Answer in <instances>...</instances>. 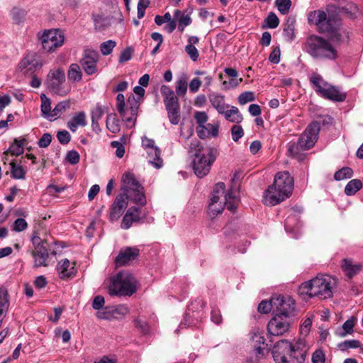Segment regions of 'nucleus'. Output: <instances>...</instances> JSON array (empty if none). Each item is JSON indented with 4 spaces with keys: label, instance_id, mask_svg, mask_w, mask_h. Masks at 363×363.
<instances>
[{
    "label": "nucleus",
    "instance_id": "1",
    "mask_svg": "<svg viewBox=\"0 0 363 363\" xmlns=\"http://www.w3.org/2000/svg\"><path fill=\"white\" fill-rule=\"evenodd\" d=\"M308 23L318 26L320 31L329 34L328 40L336 47L347 45L350 42V31L343 27L342 20L334 11L327 13L323 10L311 11L308 16Z\"/></svg>",
    "mask_w": 363,
    "mask_h": 363
},
{
    "label": "nucleus",
    "instance_id": "2",
    "mask_svg": "<svg viewBox=\"0 0 363 363\" xmlns=\"http://www.w3.org/2000/svg\"><path fill=\"white\" fill-rule=\"evenodd\" d=\"M294 189V178L289 172H278L274 184L267 189L264 201L266 205L275 206L289 198Z\"/></svg>",
    "mask_w": 363,
    "mask_h": 363
},
{
    "label": "nucleus",
    "instance_id": "3",
    "mask_svg": "<svg viewBox=\"0 0 363 363\" xmlns=\"http://www.w3.org/2000/svg\"><path fill=\"white\" fill-rule=\"evenodd\" d=\"M189 152L194 155L193 169L199 178L206 176L217 156V150L214 147H204L198 140H194L189 145Z\"/></svg>",
    "mask_w": 363,
    "mask_h": 363
},
{
    "label": "nucleus",
    "instance_id": "4",
    "mask_svg": "<svg viewBox=\"0 0 363 363\" xmlns=\"http://www.w3.org/2000/svg\"><path fill=\"white\" fill-rule=\"evenodd\" d=\"M225 189V185L223 182H219L213 187L208 208V213L211 218L221 213L225 206L233 213L236 211L238 199L235 191L230 189L224 195Z\"/></svg>",
    "mask_w": 363,
    "mask_h": 363
},
{
    "label": "nucleus",
    "instance_id": "5",
    "mask_svg": "<svg viewBox=\"0 0 363 363\" xmlns=\"http://www.w3.org/2000/svg\"><path fill=\"white\" fill-rule=\"evenodd\" d=\"M337 284L336 279L328 274H318L316 277L306 281L299 286L301 295L318 297L320 299L330 298Z\"/></svg>",
    "mask_w": 363,
    "mask_h": 363
},
{
    "label": "nucleus",
    "instance_id": "6",
    "mask_svg": "<svg viewBox=\"0 0 363 363\" xmlns=\"http://www.w3.org/2000/svg\"><path fill=\"white\" fill-rule=\"evenodd\" d=\"M138 281L129 271H121L110 279L108 287L110 296H131L137 291Z\"/></svg>",
    "mask_w": 363,
    "mask_h": 363
},
{
    "label": "nucleus",
    "instance_id": "7",
    "mask_svg": "<svg viewBox=\"0 0 363 363\" xmlns=\"http://www.w3.org/2000/svg\"><path fill=\"white\" fill-rule=\"evenodd\" d=\"M306 51L315 59L335 60L337 57V51L330 41L318 35H311L308 38Z\"/></svg>",
    "mask_w": 363,
    "mask_h": 363
},
{
    "label": "nucleus",
    "instance_id": "8",
    "mask_svg": "<svg viewBox=\"0 0 363 363\" xmlns=\"http://www.w3.org/2000/svg\"><path fill=\"white\" fill-rule=\"evenodd\" d=\"M122 195L136 204L144 206L147 203L143 186L131 172H125L122 176Z\"/></svg>",
    "mask_w": 363,
    "mask_h": 363
},
{
    "label": "nucleus",
    "instance_id": "9",
    "mask_svg": "<svg viewBox=\"0 0 363 363\" xmlns=\"http://www.w3.org/2000/svg\"><path fill=\"white\" fill-rule=\"evenodd\" d=\"M320 123L313 121L301 135L297 143H290L288 151L291 155H296L301 150H309L313 147L318 140L320 131Z\"/></svg>",
    "mask_w": 363,
    "mask_h": 363
},
{
    "label": "nucleus",
    "instance_id": "10",
    "mask_svg": "<svg viewBox=\"0 0 363 363\" xmlns=\"http://www.w3.org/2000/svg\"><path fill=\"white\" fill-rule=\"evenodd\" d=\"M310 82L315 91L324 99L335 102H342L347 98L346 93L340 92L338 87L330 84L317 73L312 74Z\"/></svg>",
    "mask_w": 363,
    "mask_h": 363
},
{
    "label": "nucleus",
    "instance_id": "11",
    "mask_svg": "<svg viewBox=\"0 0 363 363\" xmlns=\"http://www.w3.org/2000/svg\"><path fill=\"white\" fill-rule=\"evenodd\" d=\"M296 352L290 342L286 340H281L274 345L272 354L276 363H295L296 361L301 363V361L304 360L303 354L301 355V360H299L294 355Z\"/></svg>",
    "mask_w": 363,
    "mask_h": 363
},
{
    "label": "nucleus",
    "instance_id": "12",
    "mask_svg": "<svg viewBox=\"0 0 363 363\" xmlns=\"http://www.w3.org/2000/svg\"><path fill=\"white\" fill-rule=\"evenodd\" d=\"M31 241L34 247L32 256L34 258V267H47L49 257L48 242L45 238L40 237L37 232H33Z\"/></svg>",
    "mask_w": 363,
    "mask_h": 363
},
{
    "label": "nucleus",
    "instance_id": "13",
    "mask_svg": "<svg viewBox=\"0 0 363 363\" xmlns=\"http://www.w3.org/2000/svg\"><path fill=\"white\" fill-rule=\"evenodd\" d=\"M38 35L43 50L45 52L50 53L55 52L57 48L62 46L65 43V35L59 29L46 30L41 35L38 33Z\"/></svg>",
    "mask_w": 363,
    "mask_h": 363
},
{
    "label": "nucleus",
    "instance_id": "14",
    "mask_svg": "<svg viewBox=\"0 0 363 363\" xmlns=\"http://www.w3.org/2000/svg\"><path fill=\"white\" fill-rule=\"evenodd\" d=\"M65 74L62 68L51 69L48 74L45 84L50 91L60 96H65L69 90L64 88Z\"/></svg>",
    "mask_w": 363,
    "mask_h": 363
},
{
    "label": "nucleus",
    "instance_id": "15",
    "mask_svg": "<svg viewBox=\"0 0 363 363\" xmlns=\"http://www.w3.org/2000/svg\"><path fill=\"white\" fill-rule=\"evenodd\" d=\"M274 314L289 318L295 315V301L289 296L281 295L272 297Z\"/></svg>",
    "mask_w": 363,
    "mask_h": 363
},
{
    "label": "nucleus",
    "instance_id": "16",
    "mask_svg": "<svg viewBox=\"0 0 363 363\" xmlns=\"http://www.w3.org/2000/svg\"><path fill=\"white\" fill-rule=\"evenodd\" d=\"M289 318H285L279 315L274 314V317L269 321L267 330L269 335L280 336L287 332L289 329Z\"/></svg>",
    "mask_w": 363,
    "mask_h": 363
},
{
    "label": "nucleus",
    "instance_id": "17",
    "mask_svg": "<svg viewBox=\"0 0 363 363\" xmlns=\"http://www.w3.org/2000/svg\"><path fill=\"white\" fill-rule=\"evenodd\" d=\"M140 255V250L136 247H125L121 248L114 260L116 267L129 265L136 260Z\"/></svg>",
    "mask_w": 363,
    "mask_h": 363
},
{
    "label": "nucleus",
    "instance_id": "18",
    "mask_svg": "<svg viewBox=\"0 0 363 363\" xmlns=\"http://www.w3.org/2000/svg\"><path fill=\"white\" fill-rule=\"evenodd\" d=\"M99 53L95 50H85L84 56L80 61V63L84 72L87 74L91 75L96 72V64L99 60Z\"/></svg>",
    "mask_w": 363,
    "mask_h": 363
},
{
    "label": "nucleus",
    "instance_id": "19",
    "mask_svg": "<svg viewBox=\"0 0 363 363\" xmlns=\"http://www.w3.org/2000/svg\"><path fill=\"white\" fill-rule=\"evenodd\" d=\"M129 199L122 194H118L110 208L108 218L111 221L118 219L122 215L124 209L127 208Z\"/></svg>",
    "mask_w": 363,
    "mask_h": 363
},
{
    "label": "nucleus",
    "instance_id": "20",
    "mask_svg": "<svg viewBox=\"0 0 363 363\" xmlns=\"http://www.w3.org/2000/svg\"><path fill=\"white\" fill-rule=\"evenodd\" d=\"M128 108L124 109L122 113H120L123 120L128 123L135 124L137 118L138 109L139 108V102L135 99V96L132 95L128 99Z\"/></svg>",
    "mask_w": 363,
    "mask_h": 363
},
{
    "label": "nucleus",
    "instance_id": "21",
    "mask_svg": "<svg viewBox=\"0 0 363 363\" xmlns=\"http://www.w3.org/2000/svg\"><path fill=\"white\" fill-rule=\"evenodd\" d=\"M219 125L211 123L204 124V125H197L196 133L201 139H205L210 137H216L218 135Z\"/></svg>",
    "mask_w": 363,
    "mask_h": 363
},
{
    "label": "nucleus",
    "instance_id": "22",
    "mask_svg": "<svg viewBox=\"0 0 363 363\" xmlns=\"http://www.w3.org/2000/svg\"><path fill=\"white\" fill-rule=\"evenodd\" d=\"M160 91L164 98V103L166 108L179 105L177 96L169 86L162 85Z\"/></svg>",
    "mask_w": 363,
    "mask_h": 363
},
{
    "label": "nucleus",
    "instance_id": "23",
    "mask_svg": "<svg viewBox=\"0 0 363 363\" xmlns=\"http://www.w3.org/2000/svg\"><path fill=\"white\" fill-rule=\"evenodd\" d=\"M57 270L60 279H66L73 277L76 271L74 267H70V262L68 259H64L58 262Z\"/></svg>",
    "mask_w": 363,
    "mask_h": 363
},
{
    "label": "nucleus",
    "instance_id": "24",
    "mask_svg": "<svg viewBox=\"0 0 363 363\" xmlns=\"http://www.w3.org/2000/svg\"><path fill=\"white\" fill-rule=\"evenodd\" d=\"M330 11L335 12V13L337 15L338 17H339L340 13H343L347 16H348L350 18H353L355 16V14L357 13L358 8L355 4H354L352 2H348L345 6H342V7L336 8V7L330 6L328 9V12H326V13H328L329 11Z\"/></svg>",
    "mask_w": 363,
    "mask_h": 363
},
{
    "label": "nucleus",
    "instance_id": "25",
    "mask_svg": "<svg viewBox=\"0 0 363 363\" xmlns=\"http://www.w3.org/2000/svg\"><path fill=\"white\" fill-rule=\"evenodd\" d=\"M208 99L211 104L217 110L219 113L220 112H223L224 109L229 108V105L225 103L224 96L221 94L213 92L208 94Z\"/></svg>",
    "mask_w": 363,
    "mask_h": 363
},
{
    "label": "nucleus",
    "instance_id": "26",
    "mask_svg": "<svg viewBox=\"0 0 363 363\" xmlns=\"http://www.w3.org/2000/svg\"><path fill=\"white\" fill-rule=\"evenodd\" d=\"M341 268L347 277L352 278L361 271L362 266L354 264L351 259H344L342 261Z\"/></svg>",
    "mask_w": 363,
    "mask_h": 363
},
{
    "label": "nucleus",
    "instance_id": "27",
    "mask_svg": "<svg viewBox=\"0 0 363 363\" xmlns=\"http://www.w3.org/2000/svg\"><path fill=\"white\" fill-rule=\"evenodd\" d=\"M67 128L72 131L75 132L79 126L84 127L86 125V114L81 111L77 113L72 118L67 122Z\"/></svg>",
    "mask_w": 363,
    "mask_h": 363
},
{
    "label": "nucleus",
    "instance_id": "28",
    "mask_svg": "<svg viewBox=\"0 0 363 363\" xmlns=\"http://www.w3.org/2000/svg\"><path fill=\"white\" fill-rule=\"evenodd\" d=\"M10 305L9 294L6 288L0 287V318H4Z\"/></svg>",
    "mask_w": 363,
    "mask_h": 363
},
{
    "label": "nucleus",
    "instance_id": "29",
    "mask_svg": "<svg viewBox=\"0 0 363 363\" xmlns=\"http://www.w3.org/2000/svg\"><path fill=\"white\" fill-rule=\"evenodd\" d=\"M147 156V159L148 162L155 168L160 169L163 166V160L161 157V151L157 147H154L152 152L150 149L146 150Z\"/></svg>",
    "mask_w": 363,
    "mask_h": 363
},
{
    "label": "nucleus",
    "instance_id": "30",
    "mask_svg": "<svg viewBox=\"0 0 363 363\" xmlns=\"http://www.w3.org/2000/svg\"><path fill=\"white\" fill-rule=\"evenodd\" d=\"M220 113L223 114L227 121L232 123H240L243 120L242 115L235 106H231L230 109H224V111Z\"/></svg>",
    "mask_w": 363,
    "mask_h": 363
},
{
    "label": "nucleus",
    "instance_id": "31",
    "mask_svg": "<svg viewBox=\"0 0 363 363\" xmlns=\"http://www.w3.org/2000/svg\"><path fill=\"white\" fill-rule=\"evenodd\" d=\"M38 62L33 55H26L19 63V69L25 74L33 72Z\"/></svg>",
    "mask_w": 363,
    "mask_h": 363
},
{
    "label": "nucleus",
    "instance_id": "32",
    "mask_svg": "<svg viewBox=\"0 0 363 363\" xmlns=\"http://www.w3.org/2000/svg\"><path fill=\"white\" fill-rule=\"evenodd\" d=\"M71 102L69 100H65L59 102L52 111V113L49 116L50 121H54L60 117L63 113L70 108Z\"/></svg>",
    "mask_w": 363,
    "mask_h": 363
},
{
    "label": "nucleus",
    "instance_id": "33",
    "mask_svg": "<svg viewBox=\"0 0 363 363\" xmlns=\"http://www.w3.org/2000/svg\"><path fill=\"white\" fill-rule=\"evenodd\" d=\"M25 139H15L13 143L11 145L8 150L4 152V155L10 153L11 155L18 156L23 152V143Z\"/></svg>",
    "mask_w": 363,
    "mask_h": 363
},
{
    "label": "nucleus",
    "instance_id": "34",
    "mask_svg": "<svg viewBox=\"0 0 363 363\" xmlns=\"http://www.w3.org/2000/svg\"><path fill=\"white\" fill-rule=\"evenodd\" d=\"M67 77L69 80L72 82H79L82 80V72L79 65L72 64L68 70Z\"/></svg>",
    "mask_w": 363,
    "mask_h": 363
},
{
    "label": "nucleus",
    "instance_id": "35",
    "mask_svg": "<svg viewBox=\"0 0 363 363\" xmlns=\"http://www.w3.org/2000/svg\"><path fill=\"white\" fill-rule=\"evenodd\" d=\"M106 127L109 131L116 133L120 131L119 121L116 113H111L106 118Z\"/></svg>",
    "mask_w": 363,
    "mask_h": 363
},
{
    "label": "nucleus",
    "instance_id": "36",
    "mask_svg": "<svg viewBox=\"0 0 363 363\" xmlns=\"http://www.w3.org/2000/svg\"><path fill=\"white\" fill-rule=\"evenodd\" d=\"M362 187V183L359 179L350 181L345 188V193L347 196L354 195Z\"/></svg>",
    "mask_w": 363,
    "mask_h": 363
},
{
    "label": "nucleus",
    "instance_id": "37",
    "mask_svg": "<svg viewBox=\"0 0 363 363\" xmlns=\"http://www.w3.org/2000/svg\"><path fill=\"white\" fill-rule=\"evenodd\" d=\"M41 99V112L43 117L48 118L50 121L49 116L52 113L51 101L44 94L40 95Z\"/></svg>",
    "mask_w": 363,
    "mask_h": 363
},
{
    "label": "nucleus",
    "instance_id": "38",
    "mask_svg": "<svg viewBox=\"0 0 363 363\" xmlns=\"http://www.w3.org/2000/svg\"><path fill=\"white\" fill-rule=\"evenodd\" d=\"M108 107L97 104L96 107L91 111V122L96 123V121H99L105 113L108 112Z\"/></svg>",
    "mask_w": 363,
    "mask_h": 363
},
{
    "label": "nucleus",
    "instance_id": "39",
    "mask_svg": "<svg viewBox=\"0 0 363 363\" xmlns=\"http://www.w3.org/2000/svg\"><path fill=\"white\" fill-rule=\"evenodd\" d=\"M357 318L352 316L350 318L347 320L342 325L343 332H340L338 335L340 337H345L347 334H352L353 333V328L356 323Z\"/></svg>",
    "mask_w": 363,
    "mask_h": 363
},
{
    "label": "nucleus",
    "instance_id": "40",
    "mask_svg": "<svg viewBox=\"0 0 363 363\" xmlns=\"http://www.w3.org/2000/svg\"><path fill=\"white\" fill-rule=\"evenodd\" d=\"M11 177L14 179H22L25 178L26 171L20 164H16L14 161L10 163Z\"/></svg>",
    "mask_w": 363,
    "mask_h": 363
},
{
    "label": "nucleus",
    "instance_id": "41",
    "mask_svg": "<svg viewBox=\"0 0 363 363\" xmlns=\"http://www.w3.org/2000/svg\"><path fill=\"white\" fill-rule=\"evenodd\" d=\"M168 113V118L171 123L177 125L179 122V105L166 108Z\"/></svg>",
    "mask_w": 363,
    "mask_h": 363
},
{
    "label": "nucleus",
    "instance_id": "42",
    "mask_svg": "<svg viewBox=\"0 0 363 363\" xmlns=\"http://www.w3.org/2000/svg\"><path fill=\"white\" fill-rule=\"evenodd\" d=\"M353 175V170L348 167H342L337 171L334 174V179L337 181L350 179Z\"/></svg>",
    "mask_w": 363,
    "mask_h": 363
},
{
    "label": "nucleus",
    "instance_id": "43",
    "mask_svg": "<svg viewBox=\"0 0 363 363\" xmlns=\"http://www.w3.org/2000/svg\"><path fill=\"white\" fill-rule=\"evenodd\" d=\"M113 318H122L129 313L127 306L121 304L112 308Z\"/></svg>",
    "mask_w": 363,
    "mask_h": 363
},
{
    "label": "nucleus",
    "instance_id": "44",
    "mask_svg": "<svg viewBox=\"0 0 363 363\" xmlns=\"http://www.w3.org/2000/svg\"><path fill=\"white\" fill-rule=\"evenodd\" d=\"M360 347V342L357 340H345L337 345L341 351H346L350 348H358Z\"/></svg>",
    "mask_w": 363,
    "mask_h": 363
},
{
    "label": "nucleus",
    "instance_id": "45",
    "mask_svg": "<svg viewBox=\"0 0 363 363\" xmlns=\"http://www.w3.org/2000/svg\"><path fill=\"white\" fill-rule=\"evenodd\" d=\"M275 4L279 11L283 15L289 13L291 6V1L290 0H276Z\"/></svg>",
    "mask_w": 363,
    "mask_h": 363
},
{
    "label": "nucleus",
    "instance_id": "46",
    "mask_svg": "<svg viewBox=\"0 0 363 363\" xmlns=\"http://www.w3.org/2000/svg\"><path fill=\"white\" fill-rule=\"evenodd\" d=\"M264 23L269 28H276L279 26V20L274 13L270 12L264 19Z\"/></svg>",
    "mask_w": 363,
    "mask_h": 363
},
{
    "label": "nucleus",
    "instance_id": "47",
    "mask_svg": "<svg viewBox=\"0 0 363 363\" xmlns=\"http://www.w3.org/2000/svg\"><path fill=\"white\" fill-rule=\"evenodd\" d=\"M116 43L112 40L104 42L100 45V50L104 55H108L112 52L113 49L116 47Z\"/></svg>",
    "mask_w": 363,
    "mask_h": 363
},
{
    "label": "nucleus",
    "instance_id": "48",
    "mask_svg": "<svg viewBox=\"0 0 363 363\" xmlns=\"http://www.w3.org/2000/svg\"><path fill=\"white\" fill-rule=\"evenodd\" d=\"M275 306L272 303V298L269 301H262L259 304L257 310L259 313L267 314L271 311L272 309L274 311Z\"/></svg>",
    "mask_w": 363,
    "mask_h": 363
},
{
    "label": "nucleus",
    "instance_id": "49",
    "mask_svg": "<svg viewBox=\"0 0 363 363\" xmlns=\"http://www.w3.org/2000/svg\"><path fill=\"white\" fill-rule=\"evenodd\" d=\"M255 99V94L252 91H245L238 96V102L240 104L244 105L248 102L253 101Z\"/></svg>",
    "mask_w": 363,
    "mask_h": 363
},
{
    "label": "nucleus",
    "instance_id": "50",
    "mask_svg": "<svg viewBox=\"0 0 363 363\" xmlns=\"http://www.w3.org/2000/svg\"><path fill=\"white\" fill-rule=\"evenodd\" d=\"M99 319L109 320L113 318L112 308L105 307L99 310L96 314Z\"/></svg>",
    "mask_w": 363,
    "mask_h": 363
},
{
    "label": "nucleus",
    "instance_id": "51",
    "mask_svg": "<svg viewBox=\"0 0 363 363\" xmlns=\"http://www.w3.org/2000/svg\"><path fill=\"white\" fill-rule=\"evenodd\" d=\"M232 139L238 142L244 135V130L240 125H234L230 129Z\"/></svg>",
    "mask_w": 363,
    "mask_h": 363
},
{
    "label": "nucleus",
    "instance_id": "52",
    "mask_svg": "<svg viewBox=\"0 0 363 363\" xmlns=\"http://www.w3.org/2000/svg\"><path fill=\"white\" fill-rule=\"evenodd\" d=\"M80 159L79 154L76 150H70L67 152L65 160L70 164H76L79 163Z\"/></svg>",
    "mask_w": 363,
    "mask_h": 363
},
{
    "label": "nucleus",
    "instance_id": "53",
    "mask_svg": "<svg viewBox=\"0 0 363 363\" xmlns=\"http://www.w3.org/2000/svg\"><path fill=\"white\" fill-rule=\"evenodd\" d=\"M185 52L194 62L198 60L199 53L197 48L194 45H186L185 46Z\"/></svg>",
    "mask_w": 363,
    "mask_h": 363
},
{
    "label": "nucleus",
    "instance_id": "54",
    "mask_svg": "<svg viewBox=\"0 0 363 363\" xmlns=\"http://www.w3.org/2000/svg\"><path fill=\"white\" fill-rule=\"evenodd\" d=\"M28 228V223L23 218H17L13 223V230L16 232H21Z\"/></svg>",
    "mask_w": 363,
    "mask_h": 363
},
{
    "label": "nucleus",
    "instance_id": "55",
    "mask_svg": "<svg viewBox=\"0 0 363 363\" xmlns=\"http://www.w3.org/2000/svg\"><path fill=\"white\" fill-rule=\"evenodd\" d=\"M187 89V83L185 79H179L177 82L176 92L179 96H184Z\"/></svg>",
    "mask_w": 363,
    "mask_h": 363
},
{
    "label": "nucleus",
    "instance_id": "56",
    "mask_svg": "<svg viewBox=\"0 0 363 363\" xmlns=\"http://www.w3.org/2000/svg\"><path fill=\"white\" fill-rule=\"evenodd\" d=\"M57 138L62 145H66L70 141L71 135L67 130H64L57 132Z\"/></svg>",
    "mask_w": 363,
    "mask_h": 363
},
{
    "label": "nucleus",
    "instance_id": "57",
    "mask_svg": "<svg viewBox=\"0 0 363 363\" xmlns=\"http://www.w3.org/2000/svg\"><path fill=\"white\" fill-rule=\"evenodd\" d=\"M242 82V78H230L229 81H223V86L225 89L237 87Z\"/></svg>",
    "mask_w": 363,
    "mask_h": 363
},
{
    "label": "nucleus",
    "instance_id": "58",
    "mask_svg": "<svg viewBox=\"0 0 363 363\" xmlns=\"http://www.w3.org/2000/svg\"><path fill=\"white\" fill-rule=\"evenodd\" d=\"M133 50L130 47L126 48L122 51L119 56L118 61L120 63L125 62L130 60L132 57Z\"/></svg>",
    "mask_w": 363,
    "mask_h": 363
},
{
    "label": "nucleus",
    "instance_id": "59",
    "mask_svg": "<svg viewBox=\"0 0 363 363\" xmlns=\"http://www.w3.org/2000/svg\"><path fill=\"white\" fill-rule=\"evenodd\" d=\"M111 146L113 148H116V155L118 158H122L125 154V147L123 145L118 141H112L111 143Z\"/></svg>",
    "mask_w": 363,
    "mask_h": 363
},
{
    "label": "nucleus",
    "instance_id": "60",
    "mask_svg": "<svg viewBox=\"0 0 363 363\" xmlns=\"http://www.w3.org/2000/svg\"><path fill=\"white\" fill-rule=\"evenodd\" d=\"M95 28L98 30H104L108 25L107 20L101 16H96L94 18Z\"/></svg>",
    "mask_w": 363,
    "mask_h": 363
},
{
    "label": "nucleus",
    "instance_id": "61",
    "mask_svg": "<svg viewBox=\"0 0 363 363\" xmlns=\"http://www.w3.org/2000/svg\"><path fill=\"white\" fill-rule=\"evenodd\" d=\"M134 324L143 334H147L149 332V326L147 322L140 319L136 318L134 320Z\"/></svg>",
    "mask_w": 363,
    "mask_h": 363
},
{
    "label": "nucleus",
    "instance_id": "62",
    "mask_svg": "<svg viewBox=\"0 0 363 363\" xmlns=\"http://www.w3.org/2000/svg\"><path fill=\"white\" fill-rule=\"evenodd\" d=\"M52 141V135L50 133H44L38 140V146L42 148L48 147Z\"/></svg>",
    "mask_w": 363,
    "mask_h": 363
},
{
    "label": "nucleus",
    "instance_id": "63",
    "mask_svg": "<svg viewBox=\"0 0 363 363\" xmlns=\"http://www.w3.org/2000/svg\"><path fill=\"white\" fill-rule=\"evenodd\" d=\"M211 319L214 323L217 325H220L222 323L223 318L220 311L217 307L212 308Z\"/></svg>",
    "mask_w": 363,
    "mask_h": 363
},
{
    "label": "nucleus",
    "instance_id": "64",
    "mask_svg": "<svg viewBox=\"0 0 363 363\" xmlns=\"http://www.w3.org/2000/svg\"><path fill=\"white\" fill-rule=\"evenodd\" d=\"M325 354L322 350H316L312 356L313 363H325Z\"/></svg>",
    "mask_w": 363,
    "mask_h": 363
}]
</instances>
